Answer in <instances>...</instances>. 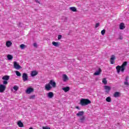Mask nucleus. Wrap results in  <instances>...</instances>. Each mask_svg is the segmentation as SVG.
<instances>
[{"mask_svg":"<svg viewBox=\"0 0 129 129\" xmlns=\"http://www.w3.org/2000/svg\"><path fill=\"white\" fill-rule=\"evenodd\" d=\"M56 84L55 81L52 80H51L49 83L46 84L44 87V88L46 91H49L51 90V89L52 88H56Z\"/></svg>","mask_w":129,"mask_h":129,"instance_id":"obj_1","label":"nucleus"},{"mask_svg":"<svg viewBox=\"0 0 129 129\" xmlns=\"http://www.w3.org/2000/svg\"><path fill=\"white\" fill-rule=\"evenodd\" d=\"M127 65V61H124L121 66H117L116 67V70L117 73H119L121 71L122 73L124 72V70H125V67Z\"/></svg>","mask_w":129,"mask_h":129,"instance_id":"obj_2","label":"nucleus"},{"mask_svg":"<svg viewBox=\"0 0 129 129\" xmlns=\"http://www.w3.org/2000/svg\"><path fill=\"white\" fill-rule=\"evenodd\" d=\"M91 103V101L88 99H82L80 101V104L82 106H85V105H88Z\"/></svg>","mask_w":129,"mask_h":129,"instance_id":"obj_3","label":"nucleus"},{"mask_svg":"<svg viewBox=\"0 0 129 129\" xmlns=\"http://www.w3.org/2000/svg\"><path fill=\"white\" fill-rule=\"evenodd\" d=\"M14 68L17 70H19L20 69H22V67H21V66H20V64L17 61H14Z\"/></svg>","mask_w":129,"mask_h":129,"instance_id":"obj_4","label":"nucleus"},{"mask_svg":"<svg viewBox=\"0 0 129 129\" xmlns=\"http://www.w3.org/2000/svg\"><path fill=\"white\" fill-rule=\"evenodd\" d=\"M34 91L35 89H34V88L29 87L26 89V93L27 94H30V93H32V92H34Z\"/></svg>","mask_w":129,"mask_h":129,"instance_id":"obj_5","label":"nucleus"},{"mask_svg":"<svg viewBox=\"0 0 129 129\" xmlns=\"http://www.w3.org/2000/svg\"><path fill=\"white\" fill-rule=\"evenodd\" d=\"M6 86L3 85V84H0V93H3L6 90Z\"/></svg>","mask_w":129,"mask_h":129,"instance_id":"obj_6","label":"nucleus"},{"mask_svg":"<svg viewBox=\"0 0 129 129\" xmlns=\"http://www.w3.org/2000/svg\"><path fill=\"white\" fill-rule=\"evenodd\" d=\"M22 78L23 81H27L28 80L29 77H28V75L26 73H23L22 75Z\"/></svg>","mask_w":129,"mask_h":129,"instance_id":"obj_7","label":"nucleus"},{"mask_svg":"<svg viewBox=\"0 0 129 129\" xmlns=\"http://www.w3.org/2000/svg\"><path fill=\"white\" fill-rule=\"evenodd\" d=\"M62 80L63 82H66V81H68V80H69V78L67 76V75H62Z\"/></svg>","mask_w":129,"mask_h":129,"instance_id":"obj_8","label":"nucleus"},{"mask_svg":"<svg viewBox=\"0 0 129 129\" xmlns=\"http://www.w3.org/2000/svg\"><path fill=\"white\" fill-rule=\"evenodd\" d=\"M104 88L106 93H109V91H110V89H111V88L108 86H104Z\"/></svg>","mask_w":129,"mask_h":129,"instance_id":"obj_9","label":"nucleus"},{"mask_svg":"<svg viewBox=\"0 0 129 129\" xmlns=\"http://www.w3.org/2000/svg\"><path fill=\"white\" fill-rule=\"evenodd\" d=\"M114 60H115V56H114V55H112L110 58V63L111 64H114V63H115Z\"/></svg>","mask_w":129,"mask_h":129,"instance_id":"obj_10","label":"nucleus"},{"mask_svg":"<svg viewBox=\"0 0 129 129\" xmlns=\"http://www.w3.org/2000/svg\"><path fill=\"white\" fill-rule=\"evenodd\" d=\"M102 72V70H101V69L100 68H99L98 69V71L95 72L94 73V75H95V76L100 75V73H101Z\"/></svg>","mask_w":129,"mask_h":129,"instance_id":"obj_11","label":"nucleus"},{"mask_svg":"<svg viewBox=\"0 0 129 129\" xmlns=\"http://www.w3.org/2000/svg\"><path fill=\"white\" fill-rule=\"evenodd\" d=\"M47 97H48V98H53V97H54V93H53V92H52L48 93Z\"/></svg>","mask_w":129,"mask_h":129,"instance_id":"obj_12","label":"nucleus"},{"mask_svg":"<svg viewBox=\"0 0 129 129\" xmlns=\"http://www.w3.org/2000/svg\"><path fill=\"white\" fill-rule=\"evenodd\" d=\"M125 28V26H124V23H121L119 25V29L120 30H123Z\"/></svg>","mask_w":129,"mask_h":129,"instance_id":"obj_13","label":"nucleus"},{"mask_svg":"<svg viewBox=\"0 0 129 129\" xmlns=\"http://www.w3.org/2000/svg\"><path fill=\"white\" fill-rule=\"evenodd\" d=\"M114 97H119L120 96V93L119 92H115L113 94Z\"/></svg>","mask_w":129,"mask_h":129,"instance_id":"obj_14","label":"nucleus"},{"mask_svg":"<svg viewBox=\"0 0 129 129\" xmlns=\"http://www.w3.org/2000/svg\"><path fill=\"white\" fill-rule=\"evenodd\" d=\"M85 120H86V118L84 116H82L80 119V122H82V123H83Z\"/></svg>","mask_w":129,"mask_h":129,"instance_id":"obj_15","label":"nucleus"},{"mask_svg":"<svg viewBox=\"0 0 129 129\" xmlns=\"http://www.w3.org/2000/svg\"><path fill=\"white\" fill-rule=\"evenodd\" d=\"M62 90L64 91V92H68L69 90H70V87H63L62 88Z\"/></svg>","mask_w":129,"mask_h":129,"instance_id":"obj_16","label":"nucleus"},{"mask_svg":"<svg viewBox=\"0 0 129 129\" xmlns=\"http://www.w3.org/2000/svg\"><path fill=\"white\" fill-rule=\"evenodd\" d=\"M84 114V112L83 111H79L78 113L77 114V116H83Z\"/></svg>","mask_w":129,"mask_h":129,"instance_id":"obj_17","label":"nucleus"},{"mask_svg":"<svg viewBox=\"0 0 129 129\" xmlns=\"http://www.w3.org/2000/svg\"><path fill=\"white\" fill-rule=\"evenodd\" d=\"M17 124L19 127H24V123L21 121H19L17 123Z\"/></svg>","mask_w":129,"mask_h":129,"instance_id":"obj_18","label":"nucleus"},{"mask_svg":"<svg viewBox=\"0 0 129 129\" xmlns=\"http://www.w3.org/2000/svg\"><path fill=\"white\" fill-rule=\"evenodd\" d=\"M13 43L11 41H8L6 42V46L9 48V47L11 46Z\"/></svg>","mask_w":129,"mask_h":129,"instance_id":"obj_19","label":"nucleus"},{"mask_svg":"<svg viewBox=\"0 0 129 129\" xmlns=\"http://www.w3.org/2000/svg\"><path fill=\"white\" fill-rule=\"evenodd\" d=\"M52 44L53 46H54V47H59V43L58 42L53 41L52 42Z\"/></svg>","mask_w":129,"mask_h":129,"instance_id":"obj_20","label":"nucleus"},{"mask_svg":"<svg viewBox=\"0 0 129 129\" xmlns=\"http://www.w3.org/2000/svg\"><path fill=\"white\" fill-rule=\"evenodd\" d=\"M3 80H6V81H8L10 79V76H4L2 78Z\"/></svg>","mask_w":129,"mask_h":129,"instance_id":"obj_21","label":"nucleus"},{"mask_svg":"<svg viewBox=\"0 0 129 129\" xmlns=\"http://www.w3.org/2000/svg\"><path fill=\"white\" fill-rule=\"evenodd\" d=\"M36 75H38V73L37 71H34L31 72V76L34 77L36 76Z\"/></svg>","mask_w":129,"mask_h":129,"instance_id":"obj_22","label":"nucleus"},{"mask_svg":"<svg viewBox=\"0 0 129 129\" xmlns=\"http://www.w3.org/2000/svg\"><path fill=\"white\" fill-rule=\"evenodd\" d=\"M70 10L72 11V12H77V9L74 7H70Z\"/></svg>","mask_w":129,"mask_h":129,"instance_id":"obj_23","label":"nucleus"},{"mask_svg":"<svg viewBox=\"0 0 129 129\" xmlns=\"http://www.w3.org/2000/svg\"><path fill=\"white\" fill-rule=\"evenodd\" d=\"M7 58H8V60H13V58H14V56H13L11 54H8L7 55Z\"/></svg>","mask_w":129,"mask_h":129,"instance_id":"obj_24","label":"nucleus"},{"mask_svg":"<svg viewBox=\"0 0 129 129\" xmlns=\"http://www.w3.org/2000/svg\"><path fill=\"white\" fill-rule=\"evenodd\" d=\"M102 83H103L104 85H106V84H107V81L106 80V79L103 78L102 79Z\"/></svg>","mask_w":129,"mask_h":129,"instance_id":"obj_25","label":"nucleus"},{"mask_svg":"<svg viewBox=\"0 0 129 129\" xmlns=\"http://www.w3.org/2000/svg\"><path fill=\"white\" fill-rule=\"evenodd\" d=\"M15 73H16L17 76H19V77H21V76H22V74H21V73H20L18 71H16Z\"/></svg>","mask_w":129,"mask_h":129,"instance_id":"obj_26","label":"nucleus"},{"mask_svg":"<svg viewBox=\"0 0 129 129\" xmlns=\"http://www.w3.org/2000/svg\"><path fill=\"white\" fill-rule=\"evenodd\" d=\"M106 101L107 102H111V98L110 97H108L106 98Z\"/></svg>","mask_w":129,"mask_h":129,"instance_id":"obj_27","label":"nucleus"},{"mask_svg":"<svg viewBox=\"0 0 129 129\" xmlns=\"http://www.w3.org/2000/svg\"><path fill=\"white\" fill-rule=\"evenodd\" d=\"M20 47L22 49H25V48H26V45L24 44H22L20 45Z\"/></svg>","mask_w":129,"mask_h":129,"instance_id":"obj_28","label":"nucleus"},{"mask_svg":"<svg viewBox=\"0 0 129 129\" xmlns=\"http://www.w3.org/2000/svg\"><path fill=\"white\" fill-rule=\"evenodd\" d=\"M13 89H14L15 91H18V89H19V87H18L17 86H14L13 87Z\"/></svg>","mask_w":129,"mask_h":129,"instance_id":"obj_29","label":"nucleus"},{"mask_svg":"<svg viewBox=\"0 0 129 129\" xmlns=\"http://www.w3.org/2000/svg\"><path fill=\"white\" fill-rule=\"evenodd\" d=\"M35 97H36L35 95H31L29 97V99H34L35 98Z\"/></svg>","mask_w":129,"mask_h":129,"instance_id":"obj_30","label":"nucleus"},{"mask_svg":"<svg viewBox=\"0 0 129 129\" xmlns=\"http://www.w3.org/2000/svg\"><path fill=\"white\" fill-rule=\"evenodd\" d=\"M100 25V23H99V22L96 23L95 25V28L97 29V28H98V27H99Z\"/></svg>","mask_w":129,"mask_h":129,"instance_id":"obj_31","label":"nucleus"},{"mask_svg":"<svg viewBox=\"0 0 129 129\" xmlns=\"http://www.w3.org/2000/svg\"><path fill=\"white\" fill-rule=\"evenodd\" d=\"M101 35H104L105 34V30L103 29V30L101 31Z\"/></svg>","mask_w":129,"mask_h":129,"instance_id":"obj_32","label":"nucleus"},{"mask_svg":"<svg viewBox=\"0 0 129 129\" xmlns=\"http://www.w3.org/2000/svg\"><path fill=\"white\" fill-rule=\"evenodd\" d=\"M42 128L43 129H51V128H50V127H48V126H43Z\"/></svg>","mask_w":129,"mask_h":129,"instance_id":"obj_33","label":"nucleus"},{"mask_svg":"<svg viewBox=\"0 0 129 129\" xmlns=\"http://www.w3.org/2000/svg\"><path fill=\"white\" fill-rule=\"evenodd\" d=\"M3 84H4L5 85H7V84H8V81L6 80L4 81Z\"/></svg>","mask_w":129,"mask_h":129,"instance_id":"obj_34","label":"nucleus"},{"mask_svg":"<svg viewBox=\"0 0 129 129\" xmlns=\"http://www.w3.org/2000/svg\"><path fill=\"white\" fill-rule=\"evenodd\" d=\"M61 38H62V35H58L57 37L58 40H60Z\"/></svg>","mask_w":129,"mask_h":129,"instance_id":"obj_35","label":"nucleus"},{"mask_svg":"<svg viewBox=\"0 0 129 129\" xmlns=\"http://www.w3.org/2000/svg\"><path fill=\"white\" fill-rule=\"evenodd\" d=\"M33 46H34V47H35V48H38V44H37L36 43H34L33 44Z\"/></svg>","mask_w":129,"mask_h":129,"instance_id":"obj_36","label":"nucleus"},{"mask_svg":"<svg viewBox=\"0 0 129 129\" xmlns=\"http://www.w3.org/2000/svg\"><path fill=\"white\" fill-rule=\"evenodd\" d=\"M124 85H126V86H128V85H129L128 82H124Z\"/></svg>","mask_w":129,"mask_h":129,"instance_id":"obj_37","label":"nucleus"},{"mask_svg":"<svg viewBox=\"0 0 129 129\" xmlns=\"http://www.w3.org/2000/svg\"><path fill=\"white\" fill-rule=\"evenodd\" d=\"M128 79H129V77H126L125 81L127 82L128 81Z\"/></svg>","mask_w":129,"mask_h":129,"instance_id":"obj_38","label":"nucleus"},{"mask_svg":"<svg viewBox=\"0 0 129 129\" xmlns=\"http://www.w3.org/2000/svg\"><path fill=\"white\" fill-rule=\"evenodd\" d=\"M36 3H37L38 4H40V1L39 0H35Z\"/></svg>","mask_w":129,"mask_h":129,"instance_id":"obj_39","label":"nucleus"},{"mask_svg":"<svg viewBox=\"0 0 129 129\" xmlns=\"http://www.w3.org/2000/svg\"><path fill=\"white\" fill-rule=\"evenodd\" d=\"M119 39H120V40H122V37H120V38H119Z\"/></svg>","mask_w":129,"mask_h":129,"instance_id":"obj_40","label":"nucleus"},{"mask_svg":"<svg viewBox=\"0 0 129 129\" xmlns=\"http://www.w3.org/2000/svg\"><path fill=\"white\" fill-rule=\"evenodd\" d=\"M76 108H77V109H80L79 107H78V106H77Z\"/></svg>","mask_w":129,"mask_h":129,"instance_id":"obj_41","label":"nucleus"},{"mask_svg":"<svg viewBox=\"0 0 129 129\" xmlns=\"http://www.w3.org/2000/svg\"><path fill=\"white\" fill-rule=\"evenodd\" d=\"M29 129H33V128L32 127H30Z\"/></svg>","mask_w":129,"mask_h":129,"instance_id":"obj_42","label":"nucleus"}]
</instances>
